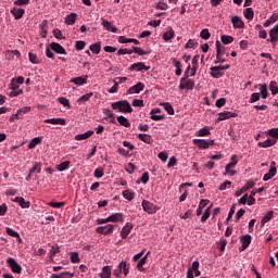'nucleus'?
<instances>
[{
  "instance_id": "obj_1",
  "label": "nucleus",
  "mask_w": 278,
  "mask_h": 278,
  "mask_svg": "<svg viewBox=\"0 0 278 278\" xmlns=\"http://www.w3.org/2000/svg\"><path fill=\"white\" fill-rule=\"evenodd\" d=\"M111 108L113 110H118V112L128 113V114H131L134 112V109H131V104H129V101L127 100H119L117 102H113L111 104Z\"/></svg>"
},
{
  "instance_id": "obj_2",
  "label": "nucleus",
  "mask_w": 278,
  "mask_h": 278,
  "mask_svg": "<svg viewBox=\"0 0 278 278\" xmlns=\"http://www.w3.org/2000/svg\"><path fill=\"white\" fill-rule=\"evenodd\" d=\"M129 268H130V265L125 262V261H122L117 267L114 269L113 271V275L114 277L116 278H121L122 275H124L125 277H127V275H129Z\"/></svg>"
},
{
  "instance_id": "obj_3",
  "label": "nucleus",
  "mask_w": 278,
  "mask_h": 278,
  "mask_svg": "<svg viewBox=\"0 0 278 278\" xmlns=\"http://www.w3.org/2000/svg\"><path fill=\"white\" fill-rule=\"evenodd\" d=\"M143 211L147 212V214H155L160 207L151 203L149 200H143L142 203Z\"/></svg>"
},
{
  "instance_id": "obj_4",
  "label": "nucleus",
  "mask_w": 278,
  "mask_h": 278,
  "mask_svg": "<svg viewBox=\"0 0 278 278\" xmlns=\"http://www.w3.org/2000/svg\"><path fill=\"white\" fill-rule=\"evenodd\" d=\"M96 233H100L101 236H110L114 233V225L109 224L106 226H100L96 228Z\"/></svg>"
},
{
  "instance_id": "obj_5",
  "label": "nucleus",
  "mask_w": 278,
  "mask_h": 278,
  "mask_svg": "<svg viewBox=\"0 0 278 278\" xmlns=\"http://www.w3.org/2000/svg\"><path fill=\"white\" fill-rule=\"evenodd\" d=\"M7 264H9L12 273L21 275V273L23 271V267H21V265L16 263V260L12 257L8 258Z\"/></svg>"
},
{
  "instance_id": "obj_6",
  "label": "nucleus",
  "mask_w": 278,
  "mask_h": 278,
  "mask_svg": "<svg viewBox=\"0 0 278 278\" xmlns=\"http://www.w3.org/2000/svg\"><path fill=\"white\" fill-rule=\"evenodd\" d=\"M237 116H238V113L225 111V112L218 113L216 123H220L222 121H227L229 118H237Z\"/></svg>"
},
{
  "instance_id": "obj_7",
  "label": "nucleus",
  "mask_w": 278,
  "mask_h": 278,
  "mask_svg": "<svg viewBox=\"0 0 278 278\" xmlns=\"http://www.w3.org/2000/svg\"><path fill=\"white\" fill-rule=\"evenodd\" d=\"M277 163L275 161H273L270 163V168L269 172L267 174L264 175L263 177V181H270L271 177H275V175H277Z\"/></svg>"
},
{
  "instance_id": "obj_8",
  "label": "nucleus",
  "mask_w": 278,
  "mask_h": 278,
  "mask_svg": "<svg viewBox=\"0 0 278 278\" xmlns=\"http://www.w3.org/2000/svg\"><path fill=\"white\" fill-rule=\"evenodd\" d=\"M151 66H147L142 62L134 63L129 66V71H136L137 73H141V71H150Z\"/></svg>"
},
{
  "instance_id": "obj_9",
  "label": "nucleus",
  "mask_w": 278,
  "mask_h": 278,
  "mask_svg": "<svg viewBox=\"0 0 278 278\" xmlns=\"http://www.w3.org/2000/svg\"><path fill=\"white\" fill-rule=\"evenodd\" d=\"M101 25L102 27H104V29H106V31H112V34H116L118 31V28H116V26H114L112 22L103 17L101 18Z\"/></svg>"
},
{
  "instance_id": "obj_10",
  "label": "nucleus",
  "mask_w": 278,
  "mask_h": 278,
  "mask_svg": "<svg viewBox=\"0 0 278 278\" xmlns=\"http://www.w3.org/2000/svg\"><path fill=\"white\" fill-rule=\"evenodd\" d=\"M193 89H194V80L187 78L184 81H180L179 90H193Z\"/></svg>"
},
{
  "instance_id": "obj_11",
  "label": "nucleus",
  "mask_w": 278,
  "mask_h": 278,
  "mask_svg": "<svg viewBox=\"0 0 278 278\" xmlns=\"http://www.w3.org/2000/svg\"><path fill=\"white\" fill-rule=\"evenodd\" d=\"M131 229H134V224L126 223V225L122 228V231H121L122 240H127V236L131 233Z\"/></svg>"
},
{
  "instance_id": "obj_12",
  "label": "nucleus",
  "mask_w": 278,
  "mask_h": 278,
  "mask_svg": "<svg viewBox=\"0 0 278 278\" xmlns=\"http://www.w3.org/2000/svg\"><path fill=\"white\" fill-rule=\"evenodd\" d=\"M252 237L251 235H244L240 237L241 248L240 251H245V249H249V245L251 244Z\"/></svg>"
},
{
  "instance_id": "obj_13",
  "label": "nucleus",
  "mask_w": 278,
  "mask_h": 278,
  "mask_svg": "<svg viewBox=\"0 0 278 278\" xmlns=\"http://www.w3.org/2000/svg\"><path fill=\"white\" fill-rule=\"evenodd\" d=\"M50 49L60 55H66V49H64V47L58 42L50 43Z\"/></svg>"
},
{
  "instance_id": "obj_14",
  "label": "nucleus",
  "mask_w": 278,
  "mask_h": 278,
  "mask_svg": "<svg viewBox=\"0 0 278 278\" xmlns=\"http://www.w3.org/2000/svg\"><path fill=\"white\" fill-rule=\"evenodd\" d=\"M231 23L235 29H244V22L242 21V18H240V16L238 15L232 16Z\"/></svg>"
},
{
  "instance_id": "obj_15",
  "label": "nucleus",
  "mask_w": 278,
  "mask_h": 278,
  "mask_svg": "<svg viewBox=\"0 0 278 278\" xmlns=\"http://www.w3.org/2000/svg\"><path fill=\"white\" fill-rule=\"evenodd\" d=\"M13 201H14V203H18V205L23 210H27L31 206V202L25 201V198H23V197H16Z\"/></svg>"
},
{
  "instance_id": "obj_16",
  "label": "nucleus",
  "mask_w": 278,
  "mask_h": 278,
  "mask_svg": "<svg viewBox=\"0 0 278 278\" xmlns=\"http://www.w3.org/2000/svg\"><path fill=\"white\" fill-rule=\"evenodd\" d=\"M269 38L270 39H267V42H271L273 45L278 41V25L270 29Z\"/></svg>"
},
{
  "instance_id": "obj_17",
  "label": "nucleus",
  "mask_w": 278,
  "mask_h": 278,
  "mask_svg": "<svg viewBox=\"0 0 278 278\" xmlns=\"http://www.w3.org/2000/svg\"><path fill=\"white\" fill-rule=\"evenodd\" d=\"M144 90V84L138 83L128 89L129 94H140Z\"/></svg>"
},
{
  "instance_id": "obj_18",
  "label": "nucleus",
  "mask_w": 278,
  "mask_h": 278,
  "mask_svg": "<svg viewBox=\"0 0 278 278\" xmlns=\"http://www.w3.org/2000/svg\"><path fill=\"white\" fill-rule=\"evenodd\" d=\"M210 75H211V77H214V79H218V78H220V77H223V75H225L223 72H222V70H220V67L219 66H212L211 68H210Z\"/></svg>"
},
{
  "instance_id": "obj_19",
  "label": "nucleus",
  "mask_w": 278,
  "mask_h": 278,
  "mask_svg": "<svg viewBox=\"0 0 278 278\" xmlns=\"http://www.w3.org/2000/svg\"><path fill=\"white\" fill-rule=\"evenodd\" d=\"M43 123L48 125H66V119L59 117V118H48L45 119Z\"/></svg>"
},
{
  "instance_id": "obj_20",
  "label": "nucleus",
  "mask_w": 278,
  "mask_h": 278,
  "mask_svg": "<svg viewBox=\"0 0 278 278\" xmlns=\"http://www.w3.org/2000/svg\"><path fill=\"white\" fill-rule=\"evenodd\" d=\"M5 60H14V58H21V52L18 50H7L4 52Z\"/></svg>"
},
{
  "instance_id": "obj_21",
  "label": "nucleus",
  "mask_w": 278,
  "mask_h": 278,
  "mask_svg": "<svg viewBox=\"0 0 278 278\" xmlns=\"http://www.w3.org/2000/svg\"><path fill=\"white\" fill-rule=\"evenodd\" d=\"M275 144H277V139L270 138L265 141L258 142V147H261V149H268V147H275Z\"/></svg>"
},
{
  "instance_id": "obj_22",
  "label": "nucleus",
  "mask_w": 278,
  "mask_h": 278,
  "mask_svg": "<svg viewBox=\"0 0 278 278\" xmlns=\"http://www.w3.org/2000/svg\"><path fill=\"white\" fill-rule=\"evenodd\" d=\"M137 138L141 140V142H144L146 144H153V137H151V135L138 134Z\"/></svg>"
},
{
  "instance_id": "obj_23",
  "label": "nucleus",
  "mask_w": 278,
  "mask_h": 278,
  "mask_svg": "<svg viewBox=\"0 0 278 278\" xmlns=\"http://www.w3.org/2000/svg\"><path fill=\"white\" fill-rule=\"evenodd\" d=\"M192 143L195 144V147H199V149L205 150L208 149L207 140L205 139H193Z\"/></svg>"
},
{
  "instance_id": "obj_24",
  "label": "nucleus",
  "mask_w": 278,
  "mask_h": 278,
  "mask_svg": "<svg viewBox=\"0 0 278 278\" xmlns=\"http://www.w3.org/2000/svg\"><path fill=\"white\" fill-rule=\"evenodd\" d=\"M70 81H71V84H75L76 86H84V84H88V76L75 77V78H72Z\"/></svg>"
},
{
  "instance_id": "obj_25",
  "label": "nucleus",
  "mask_w": 278,
  "mask_h": 278,
  "mask_svg": "<svg viewBox=\"0 0 278 278\" xmlns=\"http://www.w3.org/2000/svg\"><path fill=\"white\" fill-rule=\"evenodd\" d=\"M197 68H199V55H194L192 59V67L190 77H194L197 75Z\"/></svg>"
},
{
  "instance_id": "obj_26",
  "label": "nucleus",
  "mask_w": 278,
  "mask_h": 278,
  "mask_svg": "<svg viewBox=\"0 0 278 278\" xmlns=\"http://www.w3.org/2000/svg\"><path fill=\"white\" fill-rule=\"evenodd\" d=\"M5 231L8 233V236H11V238H16L17 242H23V239H21V235L15 231L14 229L7 227Z\"/></svg>"
},
{
  "instance_id": "obj_27",
  "label": "nucleus",
  "mask_w": 278,
  "mask_h": 278,
  "mask_svg": "<svg viewBox=\"0 0 278 278\" xmlns=\"http://www.w3.org/2000/svg\"><path fill=\"white\" fill-rule=\"evenodd\" d=\"M11 14L14 16L15 21L23 18L25 14V9H13L11 10Z\"/></svg>"
},
{
  "instance_id": "obj_28",
  "label": "nucleus",
  "mask_w": 278,
  "mask_h": 278,
  "mask_svg": "<svg viewBox=\"0 0 278 278\" xmlns=\"http://www.w3.org/2000/svg\"><path fill=\"white\" fill-rule=\"evenodd\" d=\"M123 213H114L109 216V223H122Z\"/></svg>"
},
{
  "instance_id": "obj_29",
  "label": "nucleus",
  "mask_w": 278,
  "mask_h": 278,
  "mask_svg": "<svg viewBox=\"0 0 278 278\" xmlns=\"http://www.w3.org/2000/svg\"><path fill=\"white\" fill-rule=\"evenodd\" d=\"M93 135H94V131L88 130L87 132L76 135L75 140H78V141L88 140V138H90V136H93Z\"/></svg>"
},
{
  "instance_id": "obj_30",
  "label": "nucleus",
  "mask_w": 278,
  "mask_h": 278,
  "mask_svg": "<svg viewBox=\"0 0 278 278\" xmlns=\"http://www.w3.org/2000/svg\"><path fill=\"white\" fill-rule=\"evenodd\" d=\"M118 42L119 45H127V42H134V45H140V41L138 39H129V38H126L125 36H119Z\"/></svg>"
},
{
  "instance_id": "obj_31",
  "label": "nucleus",
  "mask_w": 278,
  "mask_h": 278,
  "mask_svg": "<svg viewBox=\"0 0 278 278\" xmlns=\"http://www.w3.org/2000/svg\"><path fill=\"white\" fill-rule=\"evenodd\" d=\"M211 135V132H210V127L208 126H206V127H204V128H201V129H199L197 132H195V136L198 137V138H205V136H210Z\"/></svg>"
},
{
  "instance_id": "obj_32",
  "label": "nucleus",
  "mask_w": 278,
  "mask_h": 278,
  "mask_svg": "<svg viewBox=\"0 0 278 278\" xmlns=\"http://www.w3.org/2000/svg\"><path fill=\"white\" fill-rule=\"evenodd\" d=\"M149 255H151V252H148L143 257L140 258V261L137 263V268L138 270L143 271L144 268H142V266H144L147 264V260L149 258Z\"/></svg>"
},
{
  "instance_id": "obj_33",
  "label": "nucleus",
  "mask_w": 278,
  "mask_h": 278,
  "mask_svg": "<svg viewBox=\"0 0 278 278\" xmlns=\"http://www.w3.org/2000/svg\"><path fill=\"white\" fill-rule=\"evenodd\" d=\"M75 277V274L70 273V271H63L60 274H52L51 278H73Z\"/></svg>"
},
{
  "instance_id": "obj_34",
  "label": "nucleus",
  "mask_w": 278,
  "mask_h": 278,
  "mask_svg": "<svg viewBox=\"0 0 278 278\" xmlns=\"http://www.w3.org/2000/svg\"><path fill=\"white\" fill-rule=\"evenodd\" d=\"M76 21H77V13H71L65 17V25H75Z\"/></svg>"
},
{
  "instance_id": "obj_35",
  "label": "nucleus",
  "mask_w": 278,
  "mask_h": 278,
  "mask_svg": "<svg viewBox=\"0 0 278 278\" xmlns=\"http://www.w3.org/2000/svg\"><path fill=\"white\" fill-rule=\"evenodd\" d=\"M258 86L262 99H268V86L266 84H260Z\"/></svg>"
},
{
  "instance_id": "obj_36",
  "label": "nucleus",
  "mask_w": 278,
  "mask_h": 278,
  "mask_svg": "<svg viewBox=\"0 0 278 278\" xmlns=\"http://www.w3.org/2000/svg\"><path fill=\"white\" fill-rule=\"evenodd\" d=\"M243 16L248 20V21H253L254 16H255V12L253 11L252 8H247L243 11Z\"/></svg>"
},
{
  "instance_id": "obj_37",
  "label": "nucleus",
  "mask_w": 278,
  "mask_h": 278,
  "mask_svg": "<svg viewBox=\"0 0 278 278\" xmlns=\"http://www.w3.org/2000/svg\"><path fill=\"white\" fill-rule=\"evenodd\" d=\"M100 278H112V268H110V266H104L100 274Z\"/></svg>"
},
{
  "instance_id": "obj_38",
  "label": "nucleus",
  "mask_w": 278,
  "mask_h": 278,
  "mask_svg": "<svg viewBox=\"0 0 278 278\" xmlns=\"http://www.w3.org/2000/svg\"><path fill=\"white\" fill-rule=\"evenodd\" d=\"M40 142H42V137H35L30 140V142L28 143V149H36V147H38V144H40Z\"/></svg>"
},
{
  "instance_id": "obj_39",
  "label": "nucleus",
  "mask_w": 278,
  "mask_h": 278,
  "mask_svg": "<svg viewBox=\"0 0 278 278\" xmlns=\"http://www.w3.org/2000/svg\"><path fill=\"white\" fill-rule=\"evenodd\" d=\"M117 123L122 125L123 127H131V123H129V119L127 117L119 115L117 116Z\"/></svg>"
},
{
  "instance_id": "obj_40",
  "label": "nucleus",
  "mask_w": 278,
  "mask_h": 278,
  "mask_svg": "<svg viewBox=\"0 0 278 278\" xmlns=\"http://www.w3.org/2000/svg\"><path fill=\"white\" fill-rule=\"evenodd\" d=\"M173 38H175V30H173V28H169L168 31L164 33L163 40H165V42H168V40H173Z\"/></svg>"
},
{
  "instance_id": "obj_41",
  "label": "nucleus",
  "mask_w": 278,
  "mask_h": 278,
  "mask_svg": "<svg viewBox=\"0 0 278 278\" xmlns=\"http://www.w3.org/2000/svg\"><path fill=\"white\" fill-rule=\"evenodd\" d=\"M273 216H275L274 211H269L265 214V216L261 220V225L264 226L265 223H268L269 220H273Z\"/></svg>"
},
{
  "instance_id": "obj_42",
  "label": "nucleus",
  "mask_w": 278,
  "mask_h": 278,
  "mask_svg": "<svg viewBox=\"0 0 278 278\" xmlns=\"http://www.w3.org/2000/svg\"><path fill=\"white\" fill-rule=\"evenodd\" d=\"M90 51L93 52L96 55L101 53V42H96L89 47Z\"/></svg>"
},
{
  "instance_id": "obj_43",
  "label": "nucleus",
  "mask_w": 278,
  "mask_h": 278,
  "mask_svg": "<svg viewBox=\"0 0 278 278\" xmlns=\"http://www.w3.org/2000/svg\"><path fill=\"white\" fill-rule=\"evenodd\" d=\"M256 29H260V31H258L260 38H262L263 40H266V38H268V33H266V29H264V27H262V25L257 24Z\"/></svg>"
},
{
  "instance_id": "obj_44",
  "label": "nucleus",
  "mask_w": 278,
  "mask_h": 278,
  "mask_svg": "<svg viewBox=\"0 0 278 278\" xmlns=\"http://www.w3.org/2000/svg\"><path fill=\"white\" fill-rule=\"evenodd\" d=\"M123 197L127 201H134V198L136 197V193L131 190H125V191H123Z\"/></svg>"
},
{
  "instance_id": "obj_45",
  "label": "nucleus",
  "mask_w": 278,
  "mask_h": 278,
  "mask_svg": "<svg viewBox=\"0 0 278 278\" xmlns=\"http://www.w3.org/2000/svg\"><path fill=\"white\" fill-rule=\"evenodd\" d=\"M68 166H71V161H64L61 164H59L56 168L60 173H64V170H67Z\"/></svg>"
},
{
  "instance_id": "obj_46",
  "label": "nucleus",
  "mask_w": 278,
  "mask_h": 278,
  "mask_svg": "<svg viewBox=\"0 0 278 278\" xmlns=\"http://www.w3.org/2000/svg\"><path fill=\"white\" fill-rule=\"evenodd\" d=\"M47 25H48L47 20H43L41 22V24L39 25V27L41 29V34H40L41 38H47Z\"/></svg>"
},
{
  "instance_id": "obj_47",
  "label": "nucleus",
  "mask_w": 278,
  "mask_h": 278,
  "mask_svg": "<svg viewBox=\"0 0 278 278\" xmlns=\"http://www.w3.org/2000/svg\"><path fill=\"white\" fill-rule=\"evenodd\" d=\"M164 110L167 112V114H169L170 116H173L175 114V109L173 108V105L168 102H164L163 104Z\"/></svg>"
},
{
  "instance_id": "obj_48",
  "label": "nucleus",
  "mask_w": 278,
  "mask_h": 278,
  "mask_svg": "<svg viewBox=\"0 0 278 278\" xmlns=\"http://www.w3.org/2000/svg\"><path fill=\"white\" fill-rule=\"evenodd\" d=\"M216 55H225V47L220 43L219 40L216 41Z\"/></svg>"
},
{
  "instance_id": "obj_49",
  "label": "nucleus",
  "mask_w": 278,
  "mask_h": 278,
  "mask_svg": "<svg viewBox=\"0 0 278 278\" xmlns=\"http://www.w3.org/2000/svg\"><path fill=\"white\" fill-rule=\"evenodd\" d=\"M42 170V164L41 163H34V166L29 169V173L30 174H34V173H40Z\"/></svg>"
},
{
  "instance_id": "obj_50",
  "label": "nucleus",
  "mask_w": 278,
  "mask_h": 278,
  "mask_svg": "<svg viewBox=\"0 0 278 278\" xmlns=\"http://www.w3.org/2000/svg\"><path fill=\"white\" fill-rule=\"evenodd\" d=\"M132 53H137V55H149V51H144L142 48L136 46H132Z\"/></svg>"
},
{
  "instance_id": "obj_51",
  "label": "nucleus",
  "mask_w": 278,
  "mask_h": 278,
  "mask_svg": "<svg viewBox=\"0 0 278 278\" xmlns=\"http://www.w3.org/2000/svg\"><path fill=\"white\" fill-rule=\"evenodd\" d=\"M94 96L93 92H89L87 94H84L81 96L79 99H78V103H86V101H90V99H92V97Z\"/></svg>"
},
{
  "instance_id": "obj_52",
  "label": "nucleus",
  "mask_w": 278,
  "mask_h": 278,
  "mask_svg": "<svg viewBox=\"0 0 278 278\" xmlns=\"http://www.w3.org/2000/svg\"><path fill=\"white\" fill-rule=\"evenodd\" d=\"M220 40H222L223 45H231V42H233V37L229 36V35H223L220 37Z\"/></svg>"
},
{
  "instance_id": "obj_53",
  "label": "nucleus",
  "mask_w": 278,
  "mask_h": 278,
  "mask_svg": "<svg viewBox=\"0 0 278 278\" xmlns=\"http://www.w3.org/2000/svg\"><path fill=\"white\" fill-rule=\"evenodd\" d=\"M103 175H105L103 167H98L93 172V177H96V179H101V177H103Z\"/></svg>"
},
{
  "instance_id": "obj_54",
  "label": "nucleus",
  "mask_w": 278,
  "mask_h": 278,
  "mask_svg": "<svg viewBox=\"0 0 278 278\" xmlns=\"http://www.w3.org/2000/svg\"><path fill=\"white\" fill-rule=\"evenodd\" d=\"M269 90L271 92V94L275 97V94H278V86H277V81L273 80L269 84Z\"/></svg>"
},
{
  "instance_id": "obj_55",
  "label": "nucleus",
  "mask_w": 278,
  "mask_h": 278,
  "mask_svg": "<svg viewBox=\"0 0 278 278\" xmlns=\"http://www.w3.org/2000/svg\"><path fill=\"white\" fill-rule=\"evenodd\" d=\"M28 59L31 64H40V60L38 59V55H36L34 52L28 53Z\"/></svg>"
},
{
  "instance_id": "obj_56",
  "label": "nucleus",
  "mask_w": 278,
  "mask_h": 278,
  "mask_svg": "<svg viewBox=\"0 0 278 278\" xmlns=\"http://www.w3.org/2000/svg\"><path fill=\"white\" fill-rule=\"evenodd\" d=\"M58 253H60V248L59 245H52L51 250H50V258L54 260L55 255H58Z\"/></svg>"
},
{
  "instance_id": "obj_57",
  "label": "nucleus",
  "mask_w": 278,
  "mask_h": 278,
  "mask_svg": "<svg viewBox=\"0 0 278 278\" xmlns=\"http://www.w3.org/2000/svg\"><path fill=\"white\" fill-rule=\"evenodd\" d=\"M228 136L231 137V140H233V142H238V140H240V135H237L232 128L228 130Z\"/></svg>"
},
{
  "instance_id": "obj_58",
  "label": "nucleus",
  "mask_w": 278,
  "mask_h": 278,
  "mask_svg": "<svg viewBox=\"0 0 278 278\" xmlns=\"http://www.w3.org/2000/svg\"><path fill=\"white\" fill-rule=\"evenodd\" d=\"M210 29L207 28L202 29L200 33V37L202 38V40H210Z\"/></svg>"
},
{
  "instance_id": "obj_59",
  "label": "nucleus",
  "mask_w": 278,
  "mask_h": 278,
  "mask_svg": "<svg viewBox=\"0 0 278 278\" xmlns=\"http://www.w3.org/2000/svg\"><path fill=\"white\" fill-rule=\"evenodd\" d=\"M48 205L55 210H60V207H64V205H66V202H49Z\"/></svg>"
},
{
  "instance_id": "obj_60",
  "label": "nucleus",
  "mask_w": 278,
  "mask_h": 278,
  "mask_svg": "<svg viewBox=\"0 0 278 278\" xmlns=\"http://www.w3.org/2000/svg\"><path fill=\"white\" fill-rule=\"evenodd\" d=\"M75 49L76 51H84V49H86V41L84 40L76 41Z\"/></svg>"
},
{
  "instance_id": "obj_61",
  "label": "nucleus",
  "mask_w": 278,
  "mask_h": 278,
  "mask_svg": "<svg viewBox=\"0 0 278 278\" xmlns=\"http://www.w3.org/2000/svg\"><path fill=\"white\" fill-rule=\"evenodd\" d=\"M210 210H212V204L205 210L201 217V223H205L210 218Z\"/></svg>"
},
{
  "instance_id": "obj_62",
  "label": "nucleus",
  "mask_w": 278,
  "mask_h": 278,
  "mask_svg": "<svg viewBox=\"0 0 278 278\" xmlns=\"http://www.w3.org/2000/svg\"><path fill=\"white\" fill-rule=\"evenodd\" d=\"M267 134L270 138H274V140H278V128H271Z\"/></svg>"
},
{
  "instance_id": "obj_63",
  "label": "nucleus",
  "mask_w": 278,
  "mask_h": 278,
  "mask_svg": "<svg viewBox=\"0 0 278 278\" xmlns=\"http://www.w3.org/2000/svg\"><path fill=\"white\" fill-rule=\"evenodd\" d=\"M71 262H72V264H78V262H79V253L72 252L71 253Z\"/></svg>"
},
{
  "instance_id": "obj_64",
  "label": "nucleus",
  "mask_w": 278,
  "mask_h": 278,
  "mask_svg": "<svg viewBox=\"0 0 278 278\" xmlns=\"http://www.w3.org/2000/svg\"><path fill=\"white\" fill-rule=\"evenodd\" d=\"M257 101H260V92L252 93L249 103H255Z\"/></svg>"
}]
</instances>
